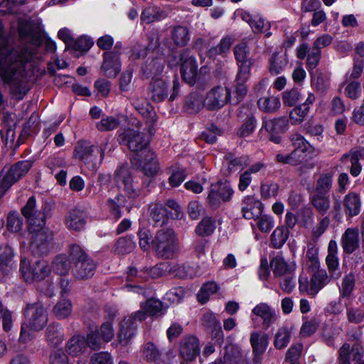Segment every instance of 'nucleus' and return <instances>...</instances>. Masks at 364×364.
Instances as JSON below:
<instances>
[{
    "label": "nucleus",
    "mask_w": 364,
    "mask_h": 364,
    "mask_svg": "<svg viewBox=\"0 0 364 364\" xmlns=\"http://www.w3.org/2000/svg\"><path fill=\"white\" fill-rule=\"evenodd\" d=\"M117 46L112 51L105 52L104 60L101 66L106 76L115 77L121 70L119 56L121 53L117 50Z\"/></svg>",
    "instance_id": "15"
},
{
    "label": "nucleus",
    "mask_w": 364,
    "mask_h": 364,
    "mask_svg": "<svg viewBox=\"0 0 364 364\" xmlns=\"http://www.w3.org/2000/svg\"><path fill=\"white\" fill-rule=\"evenodd\" d=\"M149 213L150 220L155 226L161 227L167 223L169 218V213L167 209L164 205L159 203L149 205Z\"/></svg>",
    "instance_id": "25"
},
{
    "label": "nucleus",
    "mask_w": 364,
    "mask_h": 364,
    "mask_svg": "<svg viewBox=\"0 0 364 364\" xmlns=\"http://www.w3.org/2000/svg\"><path fill=\"white\" fill-rule=\"evenodd\" d=\"M167 271V264L160 263L151 267H144L139 270V277L142 281H146L149 279H156L162 277Z\"/></svg>",
    "instance_id": "35"
},
{
    "label": "nucleus",
    "mask_w": 364,
    "mask_h": 364,
    "mask_svg": "<svg viewBox=\"0 0 364 364\" xmlns=\"http://www.w3.org/2000/svg\"><path fill=\"white\" fill-rule=\"evenodd\" d=\"M170 36L173 45L178 48L186 46L191 40V31L188 27L176 25L171 28Z\"/></svg>",
    "instance_id": "24"
},
{
    "label": "nucleus",
    "mask_w": 364,
    "mask_h": 364,
    "mask_svg": "<svg viewBox=\"0 0 364 364\" xmlns=\"http://www.w3.org/2000/svg\"><path fill=\"white\" fill-rule=\"evenodd\" d=\"M291 141L292 143L294 149L299 150L304 152L310 151L312 146L310 143L306 140V139L300 134L295 133L290 136Z\"/></svg>",
    "instance_id": "59"
},
{
    "label": "nucleus",
    "mask_w": 364,
    "mask_h": 364,
    "mask_svg": "<svg viewBox=\"0 0 364 364\" xmlns=\"http://www.w3.org/2000/svg\"><path fill=\"white\" fill-rule=\"evenodd\" d=\"M85 342L87 346L91 349L97 350L101 348L105 341L100 335L99 331L96 329L95 331H90V333H87Z\"/></svg>",
    "instance_id": "60"
},
{
    "label": "nucleus",
    "mask_w": 364,
    "mask_h": 364,
    "mask_svg": "<svg viewBox=\"0 0 364 364\" xmlns=\"http://www.w3.org/2000/svg\"><path fill=\"white\" fill-rule=\"evenodd\" d=\"M355 284V276L353 273L346 274L342 279L340 287V297L349 299Z\"/></svg>",
    "instance_id": "52"
},
{
    "label": "nucleus",
    "mask_w": 364,
    "mask_h": 364,
    "mask_svg": "<svg viewBox=\"0 0 364 364\" xmlns=\"http://www.w3.org/2000/svg\"><path fill=\"white\" fill-rule=\"evenodd\" d=\"M151 245L157 255L164 259L171 258L178 249V242L175 232L170 228L156 232Z\"/></svg>",
    "instance_id": "5"
},
{
    "label": "nucleus",
    "mask_w": 364,
    "mask_h": 364,
    "mask_svg": "<svg viewBox=\"0 0 364 364\" xmlns=\"http://www.w3.org/2000/svg\"><path fill=\"white\" fill-rule=\"evenodd\" d=\"M135 248V242L131 236L120 237L114 246V252L119 255L132 252Z\"/></svg>",
    "instance_id": "50"
},
{
    "label": "nucleus",
    "mask_w": 364,
    "mask_h": 364,
    "mask_svg": "<svg viewBox=\"0 0 364 364\" xmlns=\"http://www.w3.org/2000/svg\"><path fill=\"white\" fill-rule=\"evenodd\" d=\"M70 257L73 264L72 273L78 280L91 278L95 271L96 263L78 245L73 244L69 247Z\"/></svg>",
    "instance_id": "3"
},
{
    "label": "nucleus",
    "mask_w": 364,
    "mask_h": 364,
    "mask_svg": "<svg viewBox=\"0 0 364 364\" xmlns=\"http://www.w3.org/2000/svg\"><path fill=\"white\" fill-rule=\"evenodd\" d=\"M169 94V85L162 78H152L148 87V95L154 102H161L166 99Z\"/></svg>",
    "instance_id": "16"
},
{
    "label": "nucleus",
    "mask_w": 364,
    "mask_h": 364,
    "mask_svg": "<svg viewBox=\"0 0 364 364\" xmlns=\"http://www.w3.org/2000/svg\"><path fill=\"white\" fill-rule=\"evenodd\" d=\"M25 321L22 323L19 341L27 343L31 339L30 331L42 330L48 322V314L42 302L28 304L24 309Z\"/></svg>",
    "instance_id": "2"
},
{
    "label": "nucleus",
    "mask_w": 364,
    "mask_h": 364,
    "mask_svg": "<svg viewBox=\"0 0 364 364\" xmlns=\"http://www.w3.org/2000/svg\"><path fill=\"white\" fill-rule=\"evenodd\" d=\"M72 263L70 256L60 254L55 256L52 262L51 268L53 271L59 275H66L69 272Z\"/></svg>",
    "instance_id": "32"
},
{
    "label": "nucleus",
    "mask_w": 364,
    "mask_h": 364,
    "mask_svg": "<svg viewBox=\"0 0 364 364\" xmlns=\"http://www.w3.org/2000/svg\"><path fill=\"white\" fill-rule=\"evenodd\" d=\"M136 325L131 323L125 318L121 323V328L118 333L119 342L122 346H127L135 334Z\"/></svg>",
    "instance_id": "41"
},
{
    "label": "nucleus",
    "mask_w": 364,
    "mask_h": 364,
    "mask_svg": "<svg viewBox=\"0 0 364 364\" xmlns=\"http://www.w3.org/2000/svg\"><path fill=\"white\" fill-rule=\"evenodd\" d=\"M66 348L69 355H79L87 349L85 338L80 335L73 336L67 343Z\"/></svg>",
    "instance_id": "37"
},
{
    "label": "nucleus",
    "mask_w": 364,
    "mask_h": 364,
    "mask_svg": "<svg viewBox=\"0 0 364 364\" xmlns=\"http://www.w3.org/2000/svg\"><path fill=\"white\" fill-rule=\"evenodd\" d=\"M333 178L332 172L321 173L316 181L314 193L327 195L332 187Z\"/></svg>",
    "instance_id": "42"
},
{
    "label": "nucleus",
    "mask_w": 364,
    "mask_h": 364,
    "mask_svg": "<svg viewBox=\"0 0 364 364\" xmlns=\"http://www.w3.org/2000/svg\"><path fill=\"white\" fill-rule=\"evenodd\" d=\"M46 337L48 343L53 346L60 344L64 338L63 328L58 323L50 324L46 328Z\"/></svg>",
    "instance_id": "40"
},
{
    "label": "nucleus",
    "mask_w": 364,
    "mask_h": 364,
    "mask_svg": "<svg viewBox=\"0 0 364 364\" xmlns=\"http://www.w3.org/2000/svg\"><path fill=\"white\" fill-rule=\"evenodd\" d=\"M289 230L284 226L277 227L271 235V245L272 247L279 249L282 247L287 240Z\"/></svg>",
    "instance_id": "46"
},
{
    "label": "nucleus",
    "mask_w": 364,
    "mask_h": 364,
    "mask_svg": "<svg viewBox=\"0 0 364 364\" xmlns=\"http://www.w3.org/2000/svg\"><path fill=\"white\" fill-rule=\"evenodd\" d=\"M143 355L146 362L168 363L175 356V354L173 350H169L166 354L162 355L156 345L149 342L144 345Z\"/></svg>",
    "instance_id": "18"
},
{
    "label": "nucleus",
    "mask_w": 364,
    "mask_h": 364,
    "mask_svg": "<svg viewBox=\"0 0 364 364\" xmlns=\"http://www.w3.org/2000/svg\"><path fill=\"white\" fill-rule=\"evenodd\" d=\"M309 111L306 105H300L295 107L289 113V120L291 124L297 125L301 124Z\"/></svg>",
    "instance_id": "56"
},
{
    "label": "nucleus",
    "mask_w": 364,
    "mask_h": 364,
    "mask_svg": "<svg viewBox=\"0 0 364 364\" xmlns=\"http://www.w3.org/2000/svg\"><path fill=\"white\" fill-rule=\"evenodd\" d=\"M256 127V119L253 115H249L245 122L237 130V135L240 137H246L251 134Z\"/></svg>",
    "instance_id": "62"
},
{
    "label": "nucleus",
    "mask_w": 364,
    "mask_h": 364,
    "mask_svg": "<svg viewBox=\"0 0 364 364\" xmlns=\"http://www.w3.org/2000/svg\"><path fill=\"white\" fill-rule=\"evenodd\" d=\"M242 212L247 220L257 218L263 212V204L253 196H246L242 203Z\"/></svg>",
    "instance_id": "20"
},
{
    "label": "nucleus",
    "mask_w": 364,
    "mask_h": 364,
    "mask_svg": "<svg viewBox=\"0 0 364 364\" xmlns=\"http://www.w3.org/2000/svg\"><path fill=\"white\" fill-rule=\"evenodd\" d=\"M363 355V348L359 343L350 347L349 343H345L338 350V359L341 364H364Z\"/></svg>",
    "instance_id": "12"
},
{
    "label": "nucleus",
    "mask_w": 364,
    "mask_h": 364,
    "mask_svg": "<svg viewBox=\"0 0 364 364\" xmlns=\"http://www.w3.org/2000/svg\"><path fill=\"white\" fill-rule=\"evenodd\" d=\"M205 98L199 92L190 93L185 100L184 109L189 114H196L200 111L204 105Z\"/></svg>",
    "instance_id": "30"
},
{
    "label": "nucleus",
    "mask_w": 364,
    "mask_h": 364,
    "mask_svg": "<svg viewBox=\"0 0 364 364\" xmlns=\"http://www.w3.org/2000/svg\"><path fill=\"white\" fill-rule=\"evenodd\" d=\"M273 273L276 277L291 274L294 269L287 264L283 257L277 255L271 261Z\"/></svg>",
    "instance_id": "43"
},
{
    "label": "nucleus",
    "mask_w": 364,
    "mask_h": 364,
    "mask_svg": "<svg viewBox=\"0 0 364 364\" xmlns=\"http://www.w3.org/2000/svg\"><path fill=\"white\" fill-rule=\"evenodd\" d=\"M343 210L347 217H354L360 212L361 200L359 194L349 192L343 200Z\"/></svg>",
    "instance_id": "23"
},
{
    "label": "nucleus",
    "mask_w": 364,
    "mask_h": 364,
    "mask_svg": "<svg viewBox=\"0 0 364 364\" xmlns=\"http://www.w3.org/2000/svg\"><path fill=\"white\" fill-rule=\"evenodd\" d=\"M132 164L135 166H139L141 168V171L144 175L152 177L154 176L159 170L158 161L156 159L155 154L151 151H147L144 160H141L138 155H135L132 159Z\"/></svg>",
    "instance_id": "17"
},
{
    "label": "nucleus",
    "mask_w": 364,
    "mask_h": 364,
    "mask_svg": "<svg viewBox=\"0 0 364 364\" xmlns=\"http://www.w3.org/2000/svg\"><path fill=\"white\" fill-rule=\"evenodd\" d=\"M36 198L31 196L27 200L26 205L21 209V213L27 219L28 223V232H33L38 228H43L46 225V218L48 214V205H44L38 212L36 210Z\"/></svg>",
    "instance_id": "8"
},
{
    "label": "nucleus",
    "mask_w": 364,
    "mask_h": 364,
    "mask_svg": "<svg viewBox=\"0 0 364 364\" xmlns=\"http://www.w3.org/2000/svg\"><path fill=\"white\" fill-rule=\"evenodd\" d=\"M22 278L27 283L41 281L50 273V267L46 260H36L31 263L27 258H22L20 263Z\"/></svg>",
    "instance_id": "6"
},
{
    "label": "nucleus",
    "mask_w": 364,
    "mask_h": 364,
    "mask_svg": "<svg viewBox=\"0 0 364 364\" xmlns=\"http://www.w3.org/2000/svg\"><path fill=\"white\" fill-rule=\"evenodd\" d=\"M114 181L129 198H136L139 196V188L134 183L132 173L127 168L121 167L117 169L114 173Z\"/></svg>",
    "instance_id": "11"
},
{
    "label": "nucleus",
    "mask_w": 364,
    "mask_h": 364,
    "mask_svg": "<svg viewBox=\"0 0 364 364\" xmlns=\"http://www.w3.org/2000/svg\"><path fill=\"white\" fill-rule=\"evenodd\" d=\"M257 105L261 111L272 113L279 109L280 100L274 96L261 97L257 101Z\"/></svg>",
    "instance_id": "45"
},
{
    "label": "nucleus",
    "mask_w": 364,
    "mask_h": 364,
    "mask_svg": "<svg viewBox=\"0 0 364 364\" xmlns=\"http://www.w3.org/2000/svg\"><path fill=\"white\" fill-rule=\"evenodd\" d=\"M73 310L72 303L68 299H62L53 307V313L58 319H64L68 317Z\"/></svg>",
    "instance_id": "53"
},
{
    "label": "nucleus",
    "mask_w": 364,
    "mask_h": 364,
    "mask_svg": "<svg viewBox=\"0 0 364 364\" xmlns=\"http://www.w3.org/2000/svg\"><path fill=\"white\" fill-rule=\"evenodd\" d=\"M329 282L328 274L325 270L315 272L311 278L309 287V294L316 295Z\"/></svg>",
    "instance_id": "34"
},
{
    "label": "nucleus",
    "mask_w": 364,
    "mask_h": 364,
    "mask_svg": "<svg viewBox=\"0 0 364 364\" xmlns=\"http://www.w3.org/2000/svg\"><path fill=\"white\" fill-rule=\"evenodd\" d=\"M181 60V73L183 80L190 85L196 82L197 76V63L193 56H189L188 50H182L180 54Z\"/></svg>",
    "instance_id": "14"
},
{
    "label": "nucleus",
    "mask_w": 364,
    "mask_h": 364,
    "mask_svg": "<svg viewBox=\"0 0 364 364\" xmlns=\"http://www.w3.org/2000/svg\"><path fill=\"white\" fill-rule=\"evenodd\" d=\"M311 85L317 91L324 92L328 87L327 77L318 70L310 71Z\"/></svg>",
    "instance_id": "55"
},
{
    "label": "nucleus",
    "mask_w": 364,
    "mask_h": 364,
    "mask_svg": "<svg viewBox=\"0 0 364 364\" xmlns=\"http://www.w3.org/2000/svg\"><path fill=\"white\" fill-rule=\"evenodd\" d=\"M346 308V316L350 323H360L364 321V307L350 306L347 303L345 304Z\"/></svg>",
    "instance_id": "54"
},
{
    "label": "nucleus",
    "mask_w": 364,
    "mask_h": 364,
    "mask_svg": "<svg viewBox=\"0 0 364 364\" xmlns=\"http://www.w3.org/2000/svg\"><path fill=\"white\" fill-rule=\"evenodd\" d=\"M141 308L151 316L161 314L164 309L163 303L154 299H147L141 304Z\"/></svg>",
    "instance_id": "58"
},
{
    "label": "nucleus",
    "mask_w": 364,
    "mask_h": 364,
    "mask_svg": "<svg viewBox=\"0 0 364 364\" xmlns=\"http://www.w3.org/2000/svg\"><path fill=\"white\" fill-rule=\"evenodd\" d=\"M31 235L30 249L36 256L47 255L53 247V232L43 228H37L33 232H28Z\"/></svg>",
    "instance_id": "7"
},
{
    "label": "nucleus",
    "mask_w": 364,
    "mask_h": 364,
    "mask_svg": "<svg viewBox=\"0 0 364 364\" xmlns=\"http://www.w3.org/2000/svg\"><path fill=\"white\" fill-rule=\"evenodd\" d=\"M218 289V287L214 282H208L205 283L202 286L199 293L197 295L198 301L201 304L206 303L208 301L210 295L215 293Z\"/></svg>",
    "instance_id": "57"
},
{
    "label": "nucleus",
    "mask_w": 364,
    "mask_h": 364,
    "mask_svg": "<svg viewBox=\"0 0 364 364\" xmlns=\"http://www.w3.org/2000/svg\"><path fill=\"white\" fill-rule=\"evenodd\" d=\"M253 64L254 61L237 63L238 72L236 75L235 82H246L250 76L251 68Z\"/></svg>",
    "instance_id": "63"
},
{
    "label": "nucleus",
    "mask_w": 364,
    "mask_h": 364,
    "mask_svg": "<svg viewBox=\"0 0 364 364\" xmlns=\"http://www.w3.org/2000/svg\"><path fill=\"white\" fill-rule=\"evenodd\" d=\"M233 53L237 63L254 61L252 58H250V49L245 41H242L235 45Z\"/></svg>",
    "instance_id": "48"
},
{
    "label": "nucleus",
    "mask_w": 364,
    "mask_h": 364,
    "mask_svg": "<svg viewBox=\"0 0 364 364\" xmlns=\"http://www.w3.org/2000/svg\"><path fill=\"white\" fill-rule=\"evenodd\" d=\"M87 214L85 211L75 208L70 210L65 216V225L70 230H82L85 225Z\"/></svg>",
    "instance_id": "22"
},
{
    "label": "nucleus",
    "mask_w": 364,
    "mask_h": 364,
    "mask_svg": "<svg viewBox=\"0 0 364 364\" xmlns=\"http://www.w3.org/2000/svg\"><path fill=\"white\" fill-rule=\"evenodd\" d=\"M279 185L277 183L271 181L267 183H262L260 186V194L263 199H268L277 196L279 191Z\"/></svg>",
    "instance_id": "64"
},
{
    "label": "nucleus",
    "mask_w": 364,
    "mask_h": 364,
    "mask_svg": "<svg viewBox=\"0 0 364 364\" xmlns=\"http://www.w3.org/2000/svg\"><path fill=\"white\" fill-rule=\"evenodd\" d=\"M224 160L228 164V169L230 173L242 168L249 164V157L247 156H236L232 153H228L224 156Z\"/></svg>",
    "instance_id": "39"
},
{
    "label": "nucleus",
    "mask_w": 364,
    "mask_h": 364,
    "mask_svg": "<svg viewBox=\"0 0 364 364\" xmlns=\"http://www.w3.org/2000/svg\"><path fill=\"white\" fill-rule=\"evenodd\" d=\"M126 203L125 196L119 193L114 198H109L106 202V205L110 214L117 220L122 217L121 209L124 207Z\"/></svg>",
    "instance_id": "36"
},
{
    "label": "nucleus",
    "mask_w": 364,
    "mask_h": 364,
    "mask_svg": "<svg viewBox=\"0 0 364 364\" xmlns=\"http://www.w3.org/2000/svg\"><path fill=\"white\" fill-rule=\"evenodd\" d=\"M33 165L31 160L20 161L11 166L6 173L16 183L27 174Z\"/></svg>",
    "instance_id": "28"
},
{
    "label": "nucleus",
    "mask_w": 364,
    "mask_h": 364,
    "mask_svg": "<svg viewBox=\"0 0 364 364\" xmlns=\"http://www.w3.org/2000/svg\"><path fill=\"white\" fill-rule=\"evenodd\" d=\"M117 140L120 144L127 146L136 154L146 149L149 144V139L144 132L133 129H127L120 133Z\"/></svg>",
    "instance_id": "9"
},
{
    "label": "nucleus",
    "mask_w": 364,
    "mask_h": 364,
    "mask_svg": "<svg viewBox=\"0 0 364 364\" xmlns=\"http://www.w3.org/2000/svg\"><path fill=\"white\" fill-rule=\"evenodd\" d=\"M293 328L284 326L278 328L274 336V346L277 349H282L289 344Z\"/></svg>",
    "instance_id": "38"
},
{
    "label": "nucleus",
    "mask_w": 364,
    "mask_h": 364,
    "mask_svg": "<svg viewBox=\"0 0 364 364\" xmlns=\"http://www.w3.org/2000/svg\"><path fill=\"white\" fill-rule=\"evenodd\" d=\"M165 64V59L162 55L148 59L142 67L144 75L148 77L149 75H157L162 73Z\"/></svg>",
    "instance_id": "33"
},
{
    "label": "nucleus",
    "mask_w": 364,
    "mask_h": 364,
    "mask_svg": "<svg viewBox=\"0 0 364 364\" xmlns=\"http://www.w3.org/2000/svg\"><path fill=\"white\" fill-rule=\"evenodd\" d=\"M216 228L215 222L210 217H205L198 223L196 232L199 236L205 237L211 235Z\"/></svg>",
    "instance_id": "49"
},
{
    "label": "nucleus",
    "mask_w": 364,
    "mask_h": 364,
    "mask_svg": "<svg viewBox=\"0 0 364 364\" xmlns=\"http://www.w3.org/2000/svg\"><path fill=\"white\" fill-rule=\"evenodd\" d=\"M310 200L313 206L321 215L326 214L330 208V198L328 195L314 193Z\"/></svg>",
    "instance_id": "47"
},
{
    "label": "nucleus",
    "mask_w": 364,
    "mask_h": 364,
    "mask_svg": "<svg viewBox=\"0 0 364 364\" xmlns=\"http://www.w3.org/2000/svg\"><path fill=\"white\" fill-rule=\"evenodd\" d=\"M202 325L212 331V334L218 341H223V332L220 321L212 312H205L201 318Z\"/></svg>",
    "instance_id": "27"
},
{
    "label": "nucleus",
    "mask_w": 364,
    "mask_h": 364,
    "mask_svg": "<svg viewBox=\"0 0 364 364\" xmlns=\"http://www.w3.org/2000/svg\"><path fill=\"white\" fill-rule=\"evenodd\" d=\"M119 121L114 117L109 116L102 118L100 122H97L96 127L99 131L107 132L113 130L118 127Z\"/></svg>",
    "instance_id": "61"
},
{
    "label": "nucleus",
    "mask_w": 364,
    "mask_h": 364,
    "mask_svg": "<svg viewBox=\"0 0 364 364\" xmlns=\"http://www.w3.org/2000/svg\"><path fill=\"white\" fill-rule=\"evenodd\" d=\"M234 41L232 37L226 36L222 38L220 43L215 47L211 48L208 53L210 56L214 57L215 55H225L230 50L231 46Z\"/></svg>",
    "instance_id": "51"
},
{
    "label": "nucleus",
    "mask_w": 364,
    "mask_h": 364,
    "mask_svg": "<svg viewBox=\"0 0 364 364\" xmlns=\"http://www.w3.org/2000/svg\"><path fill=\"white\" fill-rule=\"evenodd\" d=\"M252 314L262 318V328L265 330L269 328L277 318L275 310L266 303H260L257 304L252 309Z\"/></svg>",
    "instance_id": "21"
},
{
    "label": "nucleus",
    "mask_w": 364,
    "mask_h": 364,
    "mask_svg": "<svg viewBox=\"0 0 364 364\" xmlns=\"http://www.w3.org/2000/svg\"><path fill=\"white\" fill-rule=\"evenodd\" d=\"M200 343L198 339L193 336L183 337L179 343V353L186 362H192L199 355Z\"/></svg>",
    "instance_id": "13"
},
{
    "label": "nucleus",
    "mask_w": 364,
    "mask_h": 364,
    "mask_svg": "<svg viewBox=\"0 0 364 364\" xmlns=\"http://www.w3.org/2000/svg\"><path fill=\"white\" fill-rule=\"evenodd\" d=\"M38 43L27 42L8 50L0 21V81L9 84L14 98L20 100L29 90L28 80L38 71Z\"/></svg>",
    "instance_id": "1"
},
{
    "label": "nucleus",
    "mask_w": 364,
    "mask_h": 364,
    "mask_svg": "<svg viewBox=\"0 0 364 364\" xmlns=\"http://www.w3.org/2000/svg\"><path fill=\"white\" fill-rule=\"evenodd\" d=\"M262 127L270 134H281L289 128V120L286 117H280L263 122Z\"/></svg>",
    "instance_id": "31"
},
{
    "label": "nucleus",
    "mask_w": 364,
    "mask_h": 364,
    "mask_svg": "<svg viewBox=\"0 0 364 364\" xmlns=\"http://www.w3.org/2000/svg\"><path fill=\"white\" fill-rule=\"evenodd\" d=\"M269 71L272 75L281 73L288 64L287 54L284 52H274L269 60Z\"/></svg>",
    "instance_id": "29"
},
{
    "label": "nucleus",
    "mask_w": 364,
    "mask_h": 364,
    "mask_svg": "<svg viewBox=\"0 0 364 364\" xmlns=\"http://www.w3.org/2000/svg\"><path fill=\"white\" fill-rule=\"evenodd\" d=\"M250 341L255 354V362H258V357L266 350L268 346V335L257 331L252 332L250 335Z\"/></svg>",
    "instance_id": "26"
},
{
    "label": "nucleus",
    "mask_w": 364,
    "mask_h": 364,
    "mask_svg": "<svg viewBox=\"0 0 364 364\" xmlns=\"http://www.w3.org/2000/svg\"><path fill=\"white\" fill-rule=\"evenodd\" d=\"M107 143L97 145L86 140L79 141L75 146L74 156L84 161L90 168L97 169L102 164Z\"/></svg>",
    "instance_id": "4"
},
{
    "label": "nucleus",
    "mask_w": 364,
    "mask_h": 364,
    "mask_svg": "<svg viewBox=\"0 0 364 364\" xmlns=\"http://www.w3.org/2000/svg\"><path fill=\"white\" fill-rule=\"evenodd\" d=\"M306 259L308 269L314 272L318 269L320 263L318 259V248L314 242H309L307 244Z\"/></svg>",
    "instance_id": "44"
},
{
    "label": "nucleus",
    "mask_w": 364,
    "mask_h": 364,
    "mask_svg": "<svg viewBox=\"0 0 364 364\" xmlns=\"http://www.w3.org/2000/svg\"><path fill=\"white\" fill-rule=\"evenodd\" d=\"M228 103L230 104V89L221 85L210 89L204 100L205 108L208 111H218Z\"/></svg>",
    "instance_id": "10"
},
{
    "label": "nucleus",
    "mask_w": 364,
    "mask_h": 364,
    "mask_svg": "<svg viewBox=\"0 0 364 364\" xmlns=\"http://www.w3.org/2000/svg\"><path fill=\"white\" fill-rule=\"evenodd\" d=\"M341 245L343 252L353 254L360 247L359 232L357 228H348L341 238Z\"/></svg>",
    "instance_id": "19"
}]
</instances>
